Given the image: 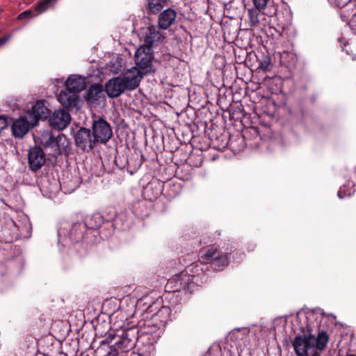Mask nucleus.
<instances>
[{"instance_id":"obj_1","label":"nucleus","mask_w":356,"mask_h":356,"mask_svg":"<svg viewBox=\"0 0 356 356\" xmlns=\"http://www.w3.org/2000/svg\"><path fill=\"white\" fill-rule=\"evenodd\" d=\"M102 223V217L99 214L93 215L87 222L74 223L70 228L66 227L60 228L58 231L59 241H61L62 236L68 239L72 243H81L83 248L88 245L97 242L99 232L97 229Z\"/></svg>"},{"instance_id":"obj_2","label":"nucleus","mask_w":356,"mask_h":356,"mask_svg":"<svg viewBox=\"0 0 356 356\" xmlns=\"http://www.w3.org/2000/svg\"><path fill=\"white\" fill-rule=\"evenodd\" d=\"M157 309L158 307H156L155 303L149 305L143 314V318L138 322L137 326L140 330L141 336L152 335L156 333L168 321L170 308L162 307L152 314Z\"/></svg>"},{"instance_id":"obj_3","label":"nucleus","mask_w":356,"mask_h":356,"mask_svg":"<svg viewBox=\"0 0 356 356\" xmlns=\"http://www.w3.org/2000/svg\"><path fill=\"white\" fill-rule=\"evenodd\" d=\"M140 334V330L137 325H134L127 327L123 330L122 335L118 337V340L115 341V343L111 346V350H114L116 353L113 354L111 352V356L119 355V352L126 353L132 349Z\"/></svg>"},{"instance_id":"obj_4","label":"nucleus","mask_w":356,"mask_h":356,"mask_svg":"<svg viewBox=\"0 0 356 356\" xmlns=\"http://www.w3.org/2000/svg\"><path fill=\"white\" fill-rule=\"evenodd\" d=\"M197 286L188 270H183L168 280L165 289L172 292L184 291L192 293Z\"/></svg>"},{"instance_id":"obj_5","label":"nucleus","mask_w":356,"mask_h":356,"mask_svg":"<svg viewBox=\"0 0 356 356\" xmlns=\"http://www.w3.org/2000/svg\"><path fill=\"white\" fill-rule=\"evenodd\" d=\"M92 138L97 144H106L113 137L112 127L102 117H96L92 122Z\"/></svg>"},{"instance_id":"obj_6","label":"nucleus","mask_w":356,"mask_h":356,"mask_svg":"<svg viewBox=\"0 0 356 356\" xmlns=\"http://www.w3.org/2000/svg\"><path fill=\"white\" fill-rule=\"evenodd\" d=\"M303 336H296L293 341L294 350L298 356H307L308 350L314 348L311 340L313 338V330L310 325H306V330L302 328Z\"/></svg>"},{"instance_id":"obj_7","label":"nucleus","mask_w":356,"mask_h":356,"mask_svg":"<svg viewBox=\"0 0 356 356\" xmlns=\"http://www.w3.org/2000/svg\"><path fill=\"white\" fill-rule=\"evenodd\" d=\"M42 144L44 147L54 149L51 154L53 156L67 153L68 141L63 134H59L56 137L53 134H47L43 136Z\"/></svg>"},{"instance_id":"obj_8","label":"nucleus","mask_w":356,"mask_h":356,"mask_svg":"<svg viewBox=\"0 0 356 356\" xmlns=\"http://www.w3.org/2000/svg\"><path fill=\"white\" fill-rule=\"evenodd\" d=\"M91 129L81 127L74 136L76 147L83 152H90L98 145L94 138Z\"/></svg>"},{"instance_id":"obj_9","label":"nucleus","mask_w":356,"mask_h":356,"mask_svg":"<svg viewBox=\"0 0 356 356\" xmlns=\"http://www.w3.org/2000/svg\"><path fill=\"white\" fill-rule=\"evenodd\" d=\"M154 58L153 50L148 51L142 46L137 49L135 54V61L142 74L146 75L151 72L152 60Z\"/></svg>"},{"instance_id":"obj_10","label":"nucleus","mask_w":356,"mask_h":356,"mask_svg":"<svg viewBox=\"0 0 356 356\" xmlns=\"http://www.w3.org/2000/svg\"><path fill=\"white\" fill-rule=\"evenodd\" d=\"M47 101L38 100L28 113V117L31 121V125L35 126L40 120H46L51 113L50 109L47 106Z\"/></svg>"},{"instance_id":"obj_11","label":"nucleus","mask_w":356,"mask_h":356,"mask_svg":"<svg viewBox=\"0 0 356 356\" xmlns=\"http://www.w3.org/2000/svg\"><path fill=\"white\" fill-rule=\"evenodd\" d=\"M71 121L70 113L64 109L55 111L52 115L49 114V124L55 129L63 130L65 129Z\"/></svg>"},{"instance_id":"obj_12","label":"nucleus","mask_w":356,"mask_h":356,"mask_svg":"<svg viewBox=\"0 0 356 356\" xmlns=\"http://www.w3.org/2000/svg\"><path fill=\"white\" fill-rule=\"evenodd\" d=\"M28 161L30 169L34 172L40 170L45 163V154L40 146H34L29 149Z\"/></svg>"},{"instance_id":"obj_13","label":"nucleus","mask_w":356,"mask_h":356,"mask_svg":"<svg viewBox=\"0 0 356 356\" xmlns=\"http://www.w3.org/2000/svg\"><path fill=\"white\" fill-rule=\"evenodd\" d=\"M165 183L158 179H152L143 188V195L151 202L156 200L163 193Z\"/></svg>"},{"instance_id":"obj_14","label":"nucleus","mask_w":356,"mask_h":356,"mask_svg":"<svg viewBox=\"0 0 356 356\" xmlns=\"http://www.w3.org/2000/svg\"><path fill=\"white\" fill-rule=\"evenodd\" d=\"M144 76L137 67H132L126 75L122 77L125 90H133L138 88Z\"/></svg>"},{"instance_id":"obj_15","label":"nucleus","mask_w":356,"mask_h":356,"mask_svg":"<svg viewBox=\"0 0 356 356\" xmlns=\"http://www.w3.org/2000/svg\"><path fill=\"white\" fill-rule=\"evenodd\" d=\"M105 91L111 98L119 97L125 91L122 77L117 76L108 80L105 85Z\"/></svg>"},{"instance_id":"obj_16","label":"nucleus","mask_w":356,"mask_h":356,"mask_svg":"<svg viewBox=\"0 0 356 356\" xmlns=\"http://www.w3.org/2000/svg\"><path fill=\"white\" fill-rule=\"evenodd\" d=\"M158 26L163 30H166L175 22L177 17V12L170 8L161 10L159 13Z\"/></svg>"},{"instance_id":"obj_17","label":"nucleus","mask_w":356,"mask_h":356,"mask_svg":"<svg viewBox=\"0 0 356 356\" xmlns=\"http://www.w3.org/2000/svg\"><path fill=\"white\" fill-rule=\"evenodd\" d=\"M220 250L215 245H210L203 247L199 252V262L204 265L209 264L213 261L216 257H218Z\"/></svg>"},{"instance_id":"obj_18","label":"nucleus","mask_w":356,"mask_h":356,"mask_svg":"<svg viewBox=\"0 0 356 356\" xmlns=\"http://www.w3.org/2000/svg\"><path fill=\"white\" fill-rule=\"evenodd\" d=\"M148 34L145 36L144 44L141 46L145 47L146 50H152L153 46L156 42H160L164 38L162 33L156 30L154 26H150L148 27Z\"/></svg>"},{"instance_id":"obj_19","label":"nucleus","mask_w":356,"mask_h":356,"mask_svg":"<svg viewBox=\"0 0 356 356\" xmlns=\"http://www.w3.org/2000/svg\"><path fill=\"white\" fill-rule=\"evenodd\" d=\"M30 124L26 118L21 117L15 120L12 124V134L15 138H22L29 130Z\"/></svg>"},{"instance_id":"obj_20","label":"nucleus","mask_w":356,"mask_h":356,"mask_svg":"<svg viewBox=\"0 0 356 356\" xmlns=\"http://www.w3.org/2000/svg\"><path fill=\"white\" fill-rule=\"evenodd\" d=\"M58 99L64 107L73 108L77 106L78 95L77 94L65 89L60 92L58 97Z\"/></svg>"},{"instance_id":"obj_21","label":"nucleus","mask_w":356,"mask_h":356,"mask_svg":"<svg viewBox=\"0 0 356 356\" xmlns=\"http://www.w3.org/2000/svg\"><path fill=\"white\" fill-rule=\"evenodd\" d=\"M321 324L319 325L318 327V334L317 337L313 333V338L311 339L312 343L314 344V348H316L318 350H323L328 343L329 336L327 334V332L321 327Z\"/></svg>"},{"instance_id":"obj_22","label":"nucleus","mask_w":356,"mask_h":356,"mask_svg":"<svg viewBox=\"0 0 356 356\" xmlns=\"http://www.w3.org/2000/svg\"><path fill=\"white\" fill-rule=\"evenodd\" d=\"M168 0H145V10L147 15H156L165 7L168 6Z\"/></svg>"},{"instance_id":"obj_23","label":"nucleus","mask_w":356,"mask_h":356,"mask_svg":"<svg viewBox=\"0 0 356 356\" xmlns=\"http://www.w3.org/2000/svg\"><path fill=\"white\" fill-rule=\"evenodd\" d=\"M65 86L67 90L77 94L85 88L84 79L81 76H71L66 80Z\"/></svg>"},{"instance_id":"obj_24","label":"nucleus","mask_w":356,"mask_h":356,"mask_svg":"<svg viewBox=\"0 0 356 356\" xmlns=\"http://www.w3.org/2000/svg\"><path fill=\"white\" fill-rule=\"evenodd\" d=\"M260 10L250 8L248 10V17L249 26L251 29H261V17L265 19L263 14L260 13Z\"/></svg>"},{"instance_id":"obj_25","label":"nucleus","mask_w":356,"mask_h":356,"mask_svg":"<svg viewBox=\"0 0 356 356\" xmlns=\"http://www.w3.org/2000/svg\"><path fill=\"white\" fill-rule=\"evenodd\" d=\"M210 265V267L216 271L222 270L229 264V254L228 253H218V257H216Z\"/></svg>"},{"instance_id":"obj_26","label":"nucleus","mask_w":356,"mask_h":356,"mask_svg":"<svg viewBox=\"0 0 356 356\" xmlns=\"http://www.w3.org/2000/svg\"><path fill=\"white\" fill-rule=\"evenodd\" d=\"M258 138L261 139V136L257 127L250 126L243 131V140H252Z\"/></svg>"},{"instance_id":"obj_27","label":"nucleus","mask_w":356,"mask_h":356,"mask_svg":"<svg viewBox=\"0 0 356 356\" xmlns=\"http://www.w3.org/2000/svg\"><path fill=\"white\" fill-rule=\"evenodd\" d=\"M103 92V86L100 84H94L90 86L86 93V98L88 100H98L99 94Z\"/></svg>"},{"instance_id":"obj_28","label":"nucleus","mask_w":356,"mask_h":356,"mask_svg":"<svg viewBox=\"0 0 356 356\" xmlns=\"http://www.w3.org/2000/svg\"><path fill=\"white\" fill-rule=\"evenodd\" d=\"M296 60L294 54L289 51H283L280 55V62L282 65L287 67L295 64Z\"/></svg>"},{"instance_id":"obj_29","label":"nucleus","mask_w":356,"mask_h":356,"mask_svg":"<svg viewBox=\"0 0 356 356\" xmlns=\"http://www.w3.org/2000/svg\"><path fill=\"white\" fill-rule=\"evenodd\" d=\"M204 264H201L200 262H195L191 266L188 267L185 270H188V273L190 272L191 277H193V280L196 277L200 276L201 274L204 273V269L203 266H202Z\"/></svg>"},{"instance_id":"obj_30","label":"nucleus","mask_w":356,"mask_h":356,"mask_svg":"<svg viewBox=\"0 0 356 356\" xmlns=\"http://www.w3.org/2000/svg\"><path fill=\"white\" fill-rule=\"evenodd\" d=\"M271 59L269 56H263L262 60H259V68L264 72L268 71Z\"/></svg>"},{"instance_id":"obj_31","label":"nucleus","mask_w":356,"mask_h":356,"mask_svg":"<svg viewBox=\"0 0 356 356\" xmlns=\"http://www.w3.org/2000/svg\"><path fill=\"white\" fill-rule=\"evenodd\" d=\"M52 0H43L37 3L35 6V11H38V13H42L46 10L48 8L49 4Z\"/></svg>"},{"instance_id":"obj_32","label":"nucleus","mask_w":356,"mask_h":356,"mask_svg":"<svg viewBox=\"0 0 356 356\" xmlns=\"http://www.w3.org/2000/svg\"><path fill=\"white\" fill-rule=\"evenodd\" d=\"M38 15V13L34 14L33 11H32L31 10H27L20 13L18 15L17 19L22 20L25 18H32L33 17L36 16Z\"/></svg>"},{"instance_id":"obj_33","label":"nucleus","mask_w":356,"mask_h":356,"mask_svg":"<svg viewBox=\"0 0 356 356\" xmlns=\"http://www.w3.org/2000/svg\"><path fill=\"white\" fill-rule=\"evenodd\" d=\"M255 9L264 10L268 3V0H252Z\"/></svg>"},{"instance_id":"obj_34","label":"nucleus","mask_w":356,"mask_h":356,"mask_svg":"<svg viewBox=\"0 0 356 356\" xmlns=\"http://www.w3.org/2000/svg\"><path fill=\"white\" fill-rule=\"evenodd\" d=\"M9 122L8 118L0 115V132L8 126Z\"/></svg>"},{"instance_id":"obj_35","label":"nucleus","mask_w":356,"mask_h":356,"mask_svg":"<svg viewBox=\"0 0 356 356\" xmlns=\"http://www.w3.org/2000/svg\"><path fill=\"white\" fill-rule=\"evenodd\" d=\"M10 39V35H7L0 38V47L5 44Z\"/></svg>"},{"instance_id":"obj_36","label":"nucleus","mask_w":356,"mask_h":356,"mask_svg":"<svg viewBox=\"0 0 356 356\" xmlns=\"http://www.w3.org/2000/svg\"><path fill=\"white\" fill-rule=\"evenodd\" d=\"M121 219H122V216H117V217L115 218V220H114V225H115V227H118V222H119V220H121Z\"/></svg>"},{"instance_id":"obj_37","label":"nucleus","mask_w":356,"mask_h":356,"mask_svg":"<svg viewBox=\"0 0 356 356\" xmlns=\"http://www.w3.org/2000/svg\"><path fill=\"white\" fill-rule=\"evenodd\" d=\"M312 356H321V355H320V354H319L318 353L315 352V353L312 355Z\"/></svg>"},{"instance_id":"obj_38","label":"nucleus","mask_w":356,"mask_h":356,"mask_svg":"<svg viewBox=\"0 0 356 356\" xmlns=\"http://www.w3.org/2000/svg\"><path fill=\"white\" fill-rule=\"evenodd\" d=\"M347 356H356V355L354 354H350V355H348Z\"/></svg>"},{"instance_id":"obj_39","label":"nucleus","mask_w":356,"mask_h":356,"mask_svg":"<svg viewBox=\"0 0 356 356\" xmlns=\"http://www.w3.org/2000/svg\"><path fill=\"white\" fill-rule=\"evenodd\" d=\"M355 174H356V165H355Z\"/></svg>"}]
</instances>
